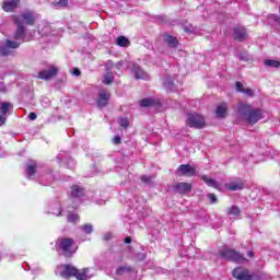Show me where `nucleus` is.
<instances>
[{"mask_svg":"<svg viewBox=\"0 0 280 280\" xmlns=\"http://www.w3.org/2000/svg\"><path fill=\"white\" fill-rule=\"evenodd\" d=\"M145 254H143V253H139V254H137V259H138V261H143V259H145Z\"/></svg>","mask_w":280,"mask_h":280,"instance_id":"nucleus-41","label":"nucleus"},{"mask_svg":"<svg viewBox=\"0 0 280 280\" xmlns=\"http://www.w3.org/2000/svg\"><path fill=\"white\" fill-rule=\"evenodd\" d=\"M20 3L21 0H4L2 10H4V12H13V10H16V8H19Z\"/></svg>","mask_w":280,"mask_h":280,"instance_id":"nucleus-13","label":"nucleus"},{"mask_svg":"<svg viewBox=\"0 0 280 280\" xmlns=\"http://www.w3.org/2000/svg\"><path fill=\"white\" fill-rule=\"evenodd\" d=\"M201 180H203V183H206V185H208V187H213L214 189H218V187H219L218 182H215V179H213L207 175H202Z\"/></svg>","mask_w":280,"mask_h":280,"instance_id":"nucleus-22","label":"nucleus"},{"mask_svg":"<svg viewBox=\"0 0 280 280\" xmlns=\"http://www.w3.org/2000/svg\"><path fill=\"white\" fill-rule=\"evenodd\" d=\"M234 279L237 280H253V276H250V271L248 269L238 267L232 271Z\"/></svg>","mask_w":280,"mask_h":280,"instance_id":"nucleus-9","label":"nucleus"},{"mask_svg":"<svg viewBox=\"0 0 280 280\" xmlns=\"http://www.w3.org/2000/svg\"><path fill=\"white\" fill-rule=\"evenodd\" d=\"M163 40L168 47H178V39L170 34H165Z\"/></svg>","mask_w":280,"mask_h":280,"instance_id":"nucleus-17","label":"nucleus"},{"mask_svg":"<svg viewBox=\"0 0 280 280\" xmlns=\"http://www.w3.org/2000/svg\"><path fill=\"white\" fill-rule=\"evenodd\" d=\"M264 63L266 67H271L273 69H279L280 67L279 60L266 59Z\"/></svg>","mask_w":280,"mask_h":280,"instance_id":"nucleus-26","label":"nucleus"},{"mask_svg":"<svg viewBox=\"0 0 280 280\" xmlns=\"http://www.w3.org/2000/svg\"><path fill=\"white\" fill-rule=\"evenodd\" d=\"M81 229L84 231V233H93V225L92 224H85L81 226Z\"/></svg>","mask_w":280,"mask_h":280,"instance_id":"nucleus-35","label":"nucleus"},{"mask_svg":"<svg viewBox=\"0 0 280 280\" xmlns=\"http://www.w3.org/2000/svg\"><path fill=\"white\" fill-rule=\"evenodd\" d=\"M132 242V238L130 236H127L125 238V244H130Z\"/></svg>","mask_w":280,"mask_h":280,"instance_id":"nucleus-49","label":"nucleus"},{"mask_svg":"<svg viewBox=\"0 0 280 280\" xmlns=\"http://www.w3.org/2000/svg\"><path fill=\"white\" fill-rule=\"evenodd\" d=\"M228 112H229V106L226 105V103H222L217 107V112H215L217 117H219L220 119H223V117H226Z\"/></svg>","mask_w":280,"mask_h":280,"instance_id":"nucleus-19","label":"nucleus"},{"mask_svg":"<svg viewBox=\"0 0 280 280\" xmlns=\"http://www.w3.org/2000/svg\"><path fill=\"white\" fill-rule=\"evenodd\" d=\"M58 75V68L55 66H49L47 69L40 70L37 74L39 80H51V78H56Z\"/></svg>","mask_w":280,"mask_h":280,"instance_id":"nucleus-8","label":"nucleus"},{"mask_svg":"<svg viewBox=\"0 0 280 280\" xmlns=\"http://www.w3.org/2000/svg\"><path fill=\"white\" fill-rule=\"evenodd\" d=\"M228 215H234L237 217L240 215V208L237 206H232L231 208L228 209Z\"/></svg>","mask_w":280,"mask_h":280,"instance_id":"nucleus-30","label":"nucleus"},{"mask_svg":"<svg viewBox=\"0 0 280 280\" xmlns=\"http://www.w3.org/2000/svg\"><path fill=\"white\" fill-rule=\"evenodd\" d=\"M163 85L165 86L166 91H172L174 89V80L168 77L164 82Z\"/></svg>","mask_w":280,"mask_h":280,"instance_id":"nucleus-29","label":"nucleus"},{"mask_svg":"<svg viewBox=\"0 0 280 280\" xmlns=\"http://www.w3.org/2000/svg\"><path fill=\"white\" fill-rule=\"evenodd\" d=\"M36 117H37L36 113H34V112L30 113V115H28V119H31V121H35Z\"/></svg>","mask_w":280,"mask_h":280,"instance_id":"nucleus-44","label":"nucleus"},{"mask_svg":"<svg viewBox=\"0 0 280 280\" xmlns=\"http://www.w3.org/2000/svg\"><path fill=\"white\" fill-rule=\"evenodd\" d=\"M191 184L189 183H177L175 186H174V189L177 194H182V195H185V194H189V191H191Z\"/></svg>","mask_w":280,"mask_h":280,"instance_id":"nucleus-14","label":"nucleus"},{"mask_svg":"<svg viewBox=\"0 0 280 280\" xmlns=\"http://www.w3.org/2000/svg\"><path fill=\"white\" fill-rule=\"evenodd\" d=\"M225 187L230 191H240L241 189H244V183H242V180L238 179L226 184Z\"/></svg>","mask_w":280,"mask_h":280,"instance_id":"nucleus-16","label":"nucleus"},{"mask_svg":"<svg viewBox=\"0 0 280 280\" xmlns=\"http://www.w3.org/2000/svg\"><path fill=\"white\" fill-rule=\"evenodd\" d=\"M243 93L245 94V95H253V90H250V89H247V90H244L243 91Z\"/></svg>","mask_w":280,"mask_h":280,"instance_id":"nucleus-45","label":"nucleus"},{"mask_svg":"<svg viewBox=\"0 0 280 280\" xmlns=\"http://www.w3.org/2000/svg\"><path fill=\"white\" fill-rule=\"evenodd\" d=\"M116 273L117 275H135V269H132V267H129V266H122L116 270Z\"/></svg>","mask_w":280,"mask_h":280,"instance_id":"nucleus-24","label":"nucleus"},{"mask_svg":"<svg viewBox=\"0 0 280 280\" xmlns=\"http://www.w3.org/2000/svg\"><path fill=\"white\" fill-rule=\"evenodd\" d=\"M269 19H272V21H276V23H277L278 25H280V18H279V16H277V15H270Z\"/></svg>","mask_w":280,"mask_h":280,"instance_id":"nucleus-42","label":"nucleus"},{"mask_svg":"<svg viewBox=\"0 0 280 280\" xmlns=\"http://www.w3.org/2000/svg\"><path fill=\"white\" fill-rule=\"evenodd\" d=\"M108 100H110V94L106 90H101L98 92L97 106H100V108L108 106Z\"/></svg>","mask_w":280,"mask_h":280,"instance_id":"nucleus-12","label":"nucleus"},{"mask_svg":"<svg viewBox=\"0 0 280 280\" xmlns=\"http://www.w3.org/2000/svg\"><path fill=\"white\" fill-rule=\"evenodd\" d=\"M107 65H113V61H108Z\"/></svg>","mask_w":280,"mask_h":280,"instance_id":"nucleus-52","label":"nucleus"},{"mask_svg":"<svg viewBox=\"0 0 280 280\" xmlns=\"http://www.w3.org/2000/svg\"><path fill=\"white\" fill-rule=\"evenodd\" d=\"M153 179L154 177L152 175H143L141 177L142 183H145L147 185H150V183H152Z\"/></svg>","mask_w":280,"mask_h":280,"instance_id":"nucleus-34","label":"nucleus"},{"mask_svg":"<svg viewBox=\"0 0 280 280\" xmlns=\"http://www.w3.org/2000/svg\"><path fill=\"white\" fill-rule=\"evenodd\" d=\"M124 67V61H119L116 63V69H121Z\"/></svg>","mask_w":280,"mask_h":280,"instance_id":"nucleus-48","label":"nucleus"},{"mask_svg":"<svg viewBox=\"0 0 280 280\" xmlns=\"http://www.w3.org/2000/svg\"><path fill=\"white\" fill-rule=\"evenodd\" d=\"M113 82H115V75H113V72H107L104 75L103 83L104 84H113Z\"/></svg>","mask_w":280,"mask_h":280,"instance_id":"nucleus-27","label":"nucleus"},{"mask_svg":"<svg viewBox=\"0 0 280 280\" xmlns=\"http://www.w3.org/2000/svg\"><path fill=\"white\" fill-rule=\"evenodd\" d=\"M80 221V217L75 213H69L68 214V222H71L72 224H75V222Z\"/></svg>","mask_w":280,"mask_h":280,"instance_id":"nucleus-31","label":"nucleus"},{"mask_svg":"<svg viewBox=\"0 0 280 280\" xmlns=\"http://www.w3.org/2000/svg\"><path fill=\"white\" fill-rule=\"evenodd\" d=\"M219 257H222L223 259H228V261H234L235 264H244V261H247L244 255L231 248L221 249L219 252Z\"/></svg>","mask_w":280,"mask_h":280,"instance_id":"nucleus-4","label":"nucleus"},{"mask_svg":"<svg viewBox=\"0 0 280 280\" xmlns=\"http://www.w3.org/2000/svg\"><path fill=\"white\" fill-rule=\"evenodd\" d=\"M70 194H71L72 198H82V196H84V188H82L78 185H74V186H72Z\"/></svg>","mask_w":280,"mask_h":280,"instance_id":"nucleus-21","label":"nucleus"},{"mask_svg":"<svg viewBox=\"0 0 280 280\" xmlns=\"http://www.w3.org/2000/svg\"><path fill=\"white\" fill-rule=\"evenodd\" d=\"M36 162L31 161L30 163L26 164V174L27 178H32L33 176H36Z\"/></svg>","mask_w":280,"mask_h":280,"instance_id":"nucleus-20","label":"nucleus"},{"mask_svg":"<svg viewBox=\"0 0 280 280\" xmlns=\"http://www.w3.org/2000/svg\"><path fill=\"white\" fill-rule=\"evenodd\" d=\"M21 44L18 42H12L5 39L2 45H0V56H10L12 55V49H19Z\"/></svg>","mask_w":280,"mask_h":280,"instance_id":"nucleus-6","label":"nucleus"},{"mask_svg":"<svg viewBox=\"0 0 280 280\" xmlns=\"http://www.w3.org/2000/svg\"><path fill=\"white\" fill-rule=\"evenodd\" d=\"M184 32H186V34H196V26H194L191 24L185 25Z\"/></svg>","mask_w":280,"mask_h":280,"instance_id":"nucleus-32","label":"nucleus"},{"mask_svg":"<svg viewBox=\"0 0 280 280\" xmlns=\"http://www.w3.org/2000/svg\"><path fill=\"white\" fill-rule=\"evenodd\" d=\"M62 215V210L59 211V213L57 214V217Z\"/></svg>","mask_w":280,"mask_h":280,"instance_id":"nucleus-51","label":"nucleus"},{"mask_svg":"<svg viewBox=\"0 0 280 280\" xmlns=\"http://www.w3.org/2000/svg\"><path fill=\"white\" fill-rule=\"evenodd\" d=\"M187 126L190 128H197V129H202L205 128V117L198 113H190L187 115V120H186Z\"/></svg>","mask_w":280,"mask_h":280,"instance_id":"nucleus-5","label":"nucleus"},{"mask_svg":"<svg viewBox=\"0 0 280 280\" xmlns=\"http://www.w3.org/2000/svg\"><path fill=\"white\" fill-rule=\"evenodd\" d=\"M118 121L121 128H128V126H130L128 118L120 117Z\"/></svg>","mask_w":280,"mask_h":280,"instance_id":"nucleus-33","label":"nucleus"},{"mask_svg":"<svg viewBox=\"0 0 280 280\" xmlns=\"http://www.w3.org/2000/svg\"><path fill=\"white\" fill-rule=\"evenodd\" d=\"M59 250H62L65 257H71L78 250L73 238H59L57 242Z\"/></svg>","mask_w":280,"mask_h":280,"instance_id":"nucleus-3","label":"nucleus"},{"mask_svg":"<svg viewBox=\"0 0 280 280\" xmlns=\"http://www.w3.org/2000/svg\"><path fill=\"white\" fill-rule=\"evenodd\" d=\"M23 21L25 25H34V23H36L34 13L32 11H24L21 16L13 15V23H15L18 27L14 35L15 40H21V38L25 36V26L23 25Z\"/></svg>","mask_w":280,"mask_h":280,"instance_id":"nucleus-2","label":"nucleus"},{"mask_svg":"<svg viewBox=\"0 0 280 280\" xmlns=\"http://www.w3.org/2000/svg\"><path fill=\"white\" fill-rule=\"evenodd\" d=\"M234 38L240 42L246 40L248 38V33H246V28L235 27L234 28Z\"/></svg>","mask_w":280,"mask_h":280,"instance_id":"nucleus-15","label":"nucleus"},{"mask_svg":"<svg viewBox=\"0 0 280 280\" xmlns=\"http://www.w3.org/2000/svg\"><path fill=\"white\" fill-rule=\"evenodd\" d=\"M74 277L77 280H89V268H83L82 270L77 269Z\"/></svg>","mask_w":280,"mask_h":280,"instance_id":"nucleus-23","label":"nucleus"},{"mask_svg":"<svg viewBox=\"0 0 280 280\" xmlns=\"http://www.w3.org/2000/svg\"><path fill=\"white\" fill-rule=\"evenodd\" d=\"M131 73L135 75L136 80H148L150 78V75L136 63L131 66Z\"/></svg>","mask_w":280,"mask_h":280,"instance_id":"nucleus-11","label":"nucleus"},{"mask_svg":"<svg viewBox=\"0 0 280 280\" xmlns=\"http://www.w3.org/2000/svg\"><path fill=\"white\" fill-rule=\"evenodd\" d=\"M0 92L5 93V85L3 84V82H0Z\"/></svg>","mask_w":280,"mask_h":280,"instance_id":"nucleus-46","label":"nucleus"},{"mask_svg":"<svg viewBox=\"0 0 280 280\" xmlns=\"http://www.w3.org/2000/svg\"><path fill=\"white\" fill-rule=\"evenodd\" d=\"M235 86L236 91H238L240 93H244V85L240 81L235 83Z\"/></svg>","mask_w":280,"mask_h":280,"instance_id":"nucleus-38","label":"nucleus"},{"mask_svg":"<svg viewBox=\"0 0 280 280\" xmlns=\"http://www.w3.org/2000/svg\"><path fill=\"white\" fill-rule=\"evenodd\" d=\"M58 270L62 279H71V277H75V275H78V268L71 265H61L58 267Z\"/></svg>","mask_w":280,"mask_h":280,"instance_id":"nucleus-7","label":"nucleus"},{"mask_svg":"<svg viewBox=\"0 0 280 280\" xmlns=\"http://www.w3.org/2000/svg\"><path fill=\"white\" fill-rule=\"evenodd\" d=\"M81 71H80V69H78V68H73V70H72V75H81Z\"/></svg>","mask_w":280,"mask_h":280,"instance_id":"nucleus-43","label":"nucleus"},{"mask_svg":"<svg viewBox=\"0 0 280 280\" xmlns=\"http://www.w3.org/2000/svg\"><path fill=\"white\" fill-rule=\"evenodd\" d=\"M7 120L8 116H3V114H0V126H4Z\"/></svg>","mask_w":280,"mask_h":280,"instance_id":"nucleus-39","label":"nucleus"},{"mask_svg":"<svg viewBox=\"0 0 280 280\" xmlns=\"http://www.w3.org/2000/svg\"><path fill=\"white\" fill-rule=\"evenodd\" d=\"M110 237H113V234H110V233H107V234L104 235V240L106 242H108V240H110Z\"/></svg>","mask_w":280,"mask_h":280,"instance_id":"nucleus-47","label":"nucleus"},{"mask_svg":"<svg viewBox=\"0 0 280 280\" xmlns=\"http://www.w3.org/2000/svg\"><path fill=\"white\" fill-rule=\"evenodd\" d=\"M238 117L246 124L255 126L257 121L264 119V113L261 109L250 107V105L242 104L238 106Z\"/></svg>","mask_w":280,"mask_h":280,"instance_id":"nucleus-1","label":"nucleus"},{"mask_svg":"<svg viewBox=\"0 0 280 280\" xmlns=\"http://www.w3.org/2000/svg\"><path fill=\"white\" fill-rule=\"evenodd\" d=\"M116 45H118V47H128L130 40L125 36H119L116 40Z\"/></svg>","mask_w":280,"mask_h":280,"instance_id":"nucleus-25","label":"nucleus"},{"mask_svg":"<svg viewBox=\"0 0 280 280\" xmlns=\"http://www.w3.org/2000/svg\"><path fill=\"white\" fill-rule=\"evenodd\" d=\"M54 4L60 5L61 8H67V5H69V0H59L58 2H55Z\"/></svg>","mask_w":280,"mask_h":280,"instance_id":"nucleus-36","label":"nucleus"},{"mask_svg":"<svg viewBox=\"0 0 280 280\" xmlns=\"http://www.w3.org/2000/svg\"><path fill=\"white\" fill-rule=\"evenodd\" d=\"M140 106L143 108H148L150 106H154V100L152 98H143L140 101Z\"/></svg>","mask_w":280,"mask_h":280,"instance_id":"nucleus-28","label":"nucleus"},{"mask_svg":"<svg viewBox=\"0 0 280 280\" xmlns=\"http://www.w3.org/2000/svg\"><path fill=\"white\" fill-rule=\"evenodd\" d=\"M208 198H209L211 205H215V202H218V197H215V194H209Z\"/></svg>","mask_w":280,"mask_h":280,"instance_id":"nucleus-37","label":"nucleus"},{"mask_svg":"<svg viewBox=\"0 0 280 280\" xmlns=\"http://www.w3.org/2000/svg\"><path fill=\"white\" fill-rule=\"evenodd\" d=\"M247 256H248V257H255V253L248 252V253H247Z\"/></svg>","mask_w":280,"mask_h":280,"instance_id":"nucleus-50","label":"nucleus"},{"mask_svg":"<svg viewBox=\"0 0 280 280\" xmlns=\"http://www.w3.org/2000/svg\"><path fill=\"white\" fill-rule=\"evenodd\" d=\"M178 176H195L196 175V167L189 165V164H182L177 168Z\"/></svg>","mask_w":280,"mask_h":280,"instance_id":"nucleus-10","label":"nucleus"},{"mask_svg":"<svg viewBox=\"0 0 280 280\" xmlns=\"http://www.w3.org/2000/svg\"><path fill=\"white\" fill-rule=\"evenodd\" d=\"M113 143L115 145H119V143H121V137L115 136L114 139H113Z\"/></svg>","mask_w":280,"mask_h":280,"instance_id":"nucleus-40","label":"nucleus"},{"mask_svg":"<svg viewBox=\"0 0 280 280\" xmlns=\"http://www.w3.org/2000/svg\"><path fill=\"white\" fill-rule=\"evenodd\" d=\"M13 105L10 102H4L0 106V114L4 117H8L10 115V112L12 110Z\"/></svg>","mask_w":280,"mask_h":280,"instance_id":"nucleus-18","label":"nucleus"}]
</instances>
